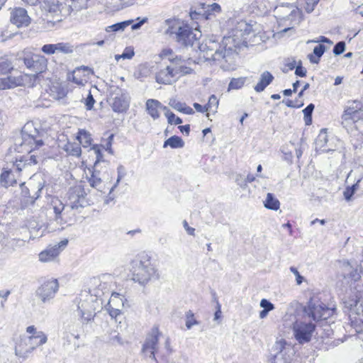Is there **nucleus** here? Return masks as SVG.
Returning <instances> with one entry per match:
<instances>
[{
	"mask_svg": "<svg viewBox=\"0 0 363 363\" xmlns=\"http://www.w3.org/2000/svg\"><path fill=\"white\" fill-rule=\"evenodd\" d=\"M251 27L245 21L238 23L235 29L231 31L230 35L225 36L222 45H219L215 42H210L207 50L204 51V57L206 60L230 62L234 55L237 54L236 50L243 44L247 43L246 35H249Z\"/></svg>",
	"mask_w": 363,
	"mask_h": 363,
	"instance_id": "1",
	"label": "nucleus"
},
{
	"mask_svg": "<svg viewBox=\"0 0 363 363\" xmlns=\"http://www.w3.org/2000/svg\"><path fill=\"white\" fill-rule=\"evenodd\" d=\"M86 191L82 184H76L70 187L67 193L69 205L65 206L58 198L52 197L50 206L52 207L55 216L54 221L60 226L58 229L62 230L64 225L73 220L75 216L72 211L79 208H84L89 205L86 198Z\"/></svg>",
	"mask_w": 363,
	"mask_h": 363,
	"instance_id": "2",
	"label": "nucleus"
},
{
	"mask_svg": "<svg viewBox=\"0 0 363 363\" xmlns=\"http://www.w3.org/2000/svg\"><path fill=\"white\" fill-rule=\"evenodd\" d=\"M130 264L132 280L141 286L160 279L157 269L152 263L150 256L145 252L138 255Z\"/></svg>",
	"mask_w": 363,
	"mask_h": 363,
	"instance_id": "3",
	"label": "nucleus"
},
{
	"mask_svg": "<svg viewBox=\"0 0 363 363\" xmlns=\"http://www.w3.org/2000/svg\"><path fill=\"white\" fill-rule=\"evenodd\" d=\"M88 0H40L41 9L53 16H68L87 7Z\"/></svg>",
	"mask_w": 363,
	"mask_h": 363,
	"instance_id": "4",
	"label": "nucleus"
},
{
	"mask_svg": "<svg viewBox=\"0 0 363 363\" xmlns=\"http://www.w3.org/2000/svg\"><path fill=\"white\" fill-rule=\"evenodd\" d=\"M293 347L285 340H277L272 347L269 363H291L294 355Z\"/></svg>",
	"mask_w": 363,
	"mask_h": 363,
	"instance_id": "5",
	"label": "nucleus"
},
{
	"mask_svg": "<svg viewBox=\"0 0 363 363\" xmlns=\"http://www.w3.org/2000/svg\"><path fill=\"white\" fill-rule=\"evenodd\" d=\"M39 342L40 340L37 337L27 336L26 335H20L15 340V355L23 359H27L34 350L44 344Z\"/></svg>",
	"mask_w": 363,
	"mask_h": 363,
	"instance_id": "6",
	"label": "nucleus"
},
{
	"mask_svg": "<svg viewBox=\"0 0 363 363\" xmlns=\"http://www.w3.org/2000/svg\"><path fill=\"white\" fill-rule=\"evenodd\" d=\"M303 311L315 321L326 320L333 313V309L327 307L317 297L310 298L307 305L304 307Z\"/></svg>",
	"mask_w": 363,
	"mask_h": 363,
	"instance_id": "7",
	"label": "nucleus"
},
{
	"mask_svg": "<svg viewBox=\"0 0 363 363\" xmlns=\"http://www.w3.org/2000/svg\"><path fill=\"white\" fill-rule=\"evenodd\" d=\"M363 119V104L358 101H354L351 105L345 108L341 116V124L347 130L352 128L354 123Z\"/></svg>",
	"mask_w": 363,
	"mask_h": 363,
	"instance_id": "8",
	"label": "nucleus"
},
{
	"mask_svg": "<svg viewBox=\"0 0 363 363\" xmlns=\"http://www.w3.org/2000/svg\"><path fill=\"white\" fill-rule=\"evenodd\" d=\"M109 91L111 95L110 104L112 110L116 113L125 112L130 106L128 91L115 85L110 86Z\"/></svg>",
	"mask_w": 363,
	"mask_h": 363,
	"instance_id": "9",
	"label": "nucleus"
},
{
	"mask_svg": "<svg viewBox=\"0 0 363 363\" xmlns=\"http://www.w3.org/2000/svg\"><path fill=\"white\" fill-rule=\"evenodd\" d=\"M18 60H23L26 67L33 72L31 75L34 77H36L38 74L45 72L47 69L48 60L42 55L23 52Z\"/></svg>",
	"mask_w": 363,
	"mask_h": 363,
	"instance_id": "10",
	"label": "nucleus"
},
{
	"mask_svg": "<svg viewBox=\"0 0 363 363\" xmlns=\"http://www.w3.org/2000/svg\"><path fill=\"white\" fill-rule=\"evenodd\" d=\"M315 325L311 323L296 320L293 323V335L299 344H305L311 341Z\"/></svg>",
	"mask_w": 363,
	"mask_h": 363,
	"instance_id": "11",
	"label": "nucleus"
},
{
	"mask_svg": "<svg viewBox=\"0 0 363 363\" xmlns=\"http://www.w3.org/2000/svg\"><path fill=\"white\" fill-rule=\"evenodd\" d=\"M97 298L92 295L86 294L84 299H80L78 303V311L83 323L91 320L96 314Z\"/></svg>",
	"mask_w": 363,
	"mask_h": 363,
	"instance_id": "12",
	"label": "nucleus"
},
{
	"mask_svg": "<svg viewBox=\"0 0 363 363\" xmlns=\"http://www.w3.org/2000/svg\"><path fill=\"white\" fill-rule=\"evenodd\" d=\"M169 28L167 30L166 33L169 34L170 35L172 34L175 35V38L177 41L182 45H191L194 40H196L198 38L196 34H195L191 28L187 26L184 25L183 26H179L178 28Z\"/></svg>",
	"mask_w": 363,
	"mask_h": 363,
	"instance_id": "13",
	"label": "nucleus"
},
{
	"mask_svg": "<svg viewBox=\"0 0 363 363\" xmlns=\"http://www.w3.org/2000/svg\"><path fill=\"white\" fill-rule=\"evenodd\" d=\"M58 289V281L57 279H50L45 281L38 289L36 294L43 303H45L54 298Z\"/></svg>",
	"mask_w": 363,
	"mask_h": 363,
	"instance_id": "14",
	"label": "nucleus"
},
{
	"mask_svg": "<svg viewBox=\"0 0 363 363\" xmlns=\"http://www.w3.org/2000/svg\"><path fill=\"white\" fill-rule=\"evenodd\" d=\"M178 79L177 76V69L174 68V65L170 62L169 65L161 68L155 76V80L158 84H172Z\"/></svg>",
	"mask_w": 363,
	"mask_h": 363,
	"instance_id": "15",
	"label": "nucleus"
},
{
	"mask_svg": "<svg viewBox=\"0 0 363 363\" xmlns=\"http://www.w3.org/2000/svg\"><path fill=\"white\" fill-rule=\"evenodd\" d=\"M118 183H90L91 186L96 189L104 195V203L108 205L110 202L113 201L116 192V189Z\"/></svg>",
	"mask_w": 363,
	"mask_h": 363,
	"instance_id": "16",
	"label": "nucleus"
},
{
	"mask_svg": "<svg viewBox=\"0 0 363 363\" xmlns=\"http://www.w3.org/2000/svg\"><path fill=\"white\" fill-rule=\"evenodd\" d=\"M22 142L20 144L21 150L18 151H26L30 153L35 149H38L44 144L41 139L35 138L33 135L28 134L25 130H22Z\"/></svg>",
	"mask_w": 363,
	"mask_h": 363,
	"instance_id": "17",
	"label": "nucleus"
},
{
	"mask_svg": "<svg viewBox=\"0 0 363 363\" xmlns=\"http://www.w3.org/2000/svg\"><path fill=\"white\" fill-rule=\"evenodd\" d=\"M46 55L55 53L71 54L74 51V45L69 43H58L56 44H45L41 48Z\"/></svg>",
	"mask_w": 363,
	"mask_h": 363,
	"instance_id": "18",
	"label": "nucleus"
},
{
	"mask_svg": "<svg viewBox=\"0 0 363 363\" xmlns=\"http://www.w3.org/2000/svg\"><path fill=\"white\" fill-rule=\"evenodd\" d=\"M11 22L18 27L27 26L30 23V17L27 11L23 8H16L11 12Z\"/></svg>",
	"mask_w": 363,
	"mask_h": 363,
	"instance_id": "19",
	"label": "nucleus"
},
{
	"mask_svg": "<svg viewBox=\"0 0 363 363\" xmlns=\"http://www.w3.org/2000/svg\"><path fill=\"white\" fill-rule=\"evenodd\" d=\"M328 142L329 139L327 134V129H322L315 140V149L322 152L334 151L335 149L332 145L328 144Z\"/></svg>",
	"mask_w": 363,
	"mask_h": 363,
	"instance_id": "20",
	"label": "nucleus"
},
{
	"mask_svg": "<svg viewBox=\"0 0 363 363\" xmlns=\"http://www.w3.org/2000/svg\"><path fill=\"white\" fill-rule=\"evenodd\" d=\"M160 332L157 328L152 330V333L147 337L145 344L143 346V352H146L148 350H157L158 342V335Z\"/></svg>",
	"mask_w": 363,
	"mask_h": 363,
	"instance_id": "21",
	"label": "nucleus"
},
{
	"mask_svg": "<svg viewBox=\"0 0 363 363\" xmlns=\"http://www.w3.org/2000/svg\"><path fill=\"white\" fill-rule=\"evenodd\" d=\"M58 249V247L55 248L53 245L48 247L38 255L39 260L42 262H48L55 260L59 255Z\"/></svg>",
	"mask_w": 363,
	"mask_h": 363,
	"instance_id": "22",
	"label": "nucleus"
},
{
	"mask_svg": "<svg viewBox=\"0 0 363 363\" xmlns=\"http://www.w3.org/2000/svg\"><path fill=\"white\" fill-rule=\"evenodd\" d=\"M23 84L21 76H8L0 79V89H6L14 88Z\"/></svg>",
	"mask_w": 363,
	"mask_h": 363,
	"instance_id": "23",
	"label": "nucleus"
},
{
	"mask_svg": "<svg viewBox=\"0 0 363 363\" xmlns=\"http://www.w3.org/2000/svg\"><path fill=\"white\" fill-rule=\"evenodd\" d=\"M274 80V76L268 71H264L260 75L258 83L255 86L254 89L256 92H262Z\"/></svg>",
	"mask_w": 363,
	"mask_h": 363,
	"instance_id": "24",
	"label": "nucleus"
},
{
	"mask_svg": "<svg viewBox=\"0 0 363 363\" xmlns=\"http://www.w3.org/2000/svg\"><path fill=\"white\" fill-rule=\"evenodd\" d=\"M169 60L172 65H174V68L177 69V76H178L179 74L186 75L193 72V69L191 68L182 65L185 60L181 57L176 56L172 59L169 58Z\"/></svg>",
	"mask_w": 363,
	"mask_h": 363,
	"instance_id": "25",
	"label": "nucleus"
},
{
	"mask_svg": "<svg viewBox=\"0 0 363 363\" xmlns=\"http://www.w3.org/2000/svg\"><path fill=\"white\" fill-rule=\"evenodd\" d=\"M146 110L148 114L154 119L160 118L159 110L162 107V104L156 99H148L146 101Z\"/></svg>",
	"mask_w": 363,
	"mask_h": 363,
	"instance_id": "26",
	"label": "nucleus"
},
{
	"mask_svg": "<svg viewBox=\"0 0 363 363\" xmlns=\"http://www.w3.org/2000/svg\"><path fill=\"white\" fill-rule=\"evenodd\" d=\"M25 184L26 183H21L20 184L22 193L25 197H28L30 199V203H33L35 200H36L39 197V193L41 191L43 186H41L40 184H39L38 186L35 188L38 189V190L32 194L30 191V189Z\"/></svg>",
	"mask_w": 363,
	"mask_h": 363,
	"instance_id": "27",
	"label": "nucleus"
},
{
	"mask_svg": "<svg viewBox=\"0 0 363 363\" xmlns=\"http://www.w3.org/2000/svg\"><path fill=\"white\" fill-rule=\"evenodd\" d=\"M263 204L267 209L272 211H277L280 208L279 201L272 193H267Z\"/></svg>",
	"mask_w": 363,
	"mask_h": 363,
	"instance_id": "28",
	"label": "nucleus"
},
{
	"mask_svg": "<svg viewBox=\"0 0 363 363\" xmlns=\"http://www.w3.org/2000/svg\"><path fill=\"white\" fill-rule=\"evenodd\" d=\"M118 301L121 302L122 301V300H121L118 296V294L116 296L113 294L106 308V311L112 318L116 319L118 315L121 314V310L113 307V306L116 305V302Z\"/></svg>",
	"mask_w": 363,
	"mask_h": 363,
	"instance_id": "29",
	"label": "nucleus"
},
{
	"mask_svg": "<svg viewBox=\"0 0 363 363\" xmlns=\"http://www.w3.org/2000/svg\"><path fill=\"white\" fill-rule=\"evenodd\" d=\"M342 274L344 278H351L354 281H357L360 277L357 270L354 269L348 262L343 263Z\"/></svg>",
	"mask_w": 363,
	"mask_h": 363,
	"instance_id": "30",
	"label": "nucleus"
},
{
	"mask_svg": "<svg viewBox=\"0 0 363 363\" xmlns=\"http://www.w3.org/2000/svg\"><path fill=\"white\" fill-rule=\"evenodd\" d=\"M62 149L67 155L79 157L82 154L81 147L79 143L67 142Z\"/></svg>",
	"mask_w": 363,
	"mask_h": 363,
	"instance_id": "31",
	"label": "nucleus"
},
{
	"mask_svg": "<svg viewBox=\"0 0 363 363\" xmlns=\"http://www.w3.org/2000/svg\"><path fill=\"white\" fill-rule=\"evenodd\" d=\"M326 48L325 45L320 44L313 48L312 54H309L308 57L311 63L318 64L320 61V58L324 54Z\"/></svg>",
	"mask_w": 363,
	"mask_h": 363,
	"instance_id": "32",
	"label": "nucleus"
},
{
	"mask_svg": "<svg viewBox=\"0 0 363 363\" xmlns=\"http://www.w3.org/2000/svg\"><path fill=\"white\" fill-rule=\"evenodd\" d=\"M167 146H169L173 149L182 148L184 146V142L180 137L173 135L164 141L163 147L165 148Z\"/></svg>",
	"mask_w": 363,
	"mask_h": 363,
	"instance_id": "33",
	"label": "nucleus"
},
{
	"mask_svg": "<svg viewBox=\"0 0 363 363\" xmlns=\"http://www.w3.org/2000/svg\"><path fill=\"white\" fill-rule=\"evenodd\" d=\"M26 333L28 334L27 336L35 337L40 340L39 343H46L48 340L47 335L43 331L37 330L34 325L27 327Z\"/></svg>",
	"mask_w": 363,
	"mask_h": 363,
	"instance_id": "34",
	"label": "nucleus"
},
{
	"mask_svg": "<svg viewBox=\"0 0 363 363\" xmlns=\"http://www.w3.org/2000/svg\"><path fill=\"white\" fill-rule=\"evenodd\" d=\"M79 140V145H82L84 147H88L91 145V137L89 133L84 130H80L77 137Z\"/></svg>",
	"mask_w": 363,
	"mask_h": 363,
	"instance_id": "35",
	"label": "nucleus"
},
{
	"mask_svg": "<svg viewBox=\"0 0 363 363\" xmlns=\"http://www.w3.org/2000/svg\"><path fill=\"white\" fill-rule=\"evenodd\" d=\"M133 22V20H128V21H122L120 23H117L113 25L107 26L105 28V30L107 33H111V32L116 33V32H119V31H123L125 30V28L126 27H128V26H130V24H132Z\"/></svg>",
	"mask_w": 363,
	"mask_h": 363,
	"instance_id": "36",
	"label": "nucleus"
},
{
	"mask_svg": "<svg viewBox=\"0 0 363 363\" xmlns=\"http://www.w3.org/2000/svg\"><path fill=\"white\" fill-rule=\"evenodd\" d=\"M350 311L352 313L350 316L355 313L358 318L354 317V318L357 320L363 322V306L360 301H356L354 306L351 307Z\"/></svg>",
	"mask_w": 363,
	"mask_h": 363,
	"instance_id": "37",
	"label": "nucleus"
},
{
	"mask_svg": "<svg viewBox=\"0 0 363 363\" xmlns=\"http://www.w3.org/2000/svg\"><path fill=\"white\" fill-rule=\"evenodd\" d=\"M318 1L319 0H299V4L307 13H310L314 10Z\"/></svg>",
	"mask_w": 363,
	"mask_h": 363,
	"instance_id": "38",
	"label": "nucleus"
},
{
	"mask_svg": "<svg viewBox=\"0 0 363 363\" xmlns=\"http://www.w3.org/2000/svg\"><path fill=\"white\" fill-rule=\"evenodd\" d=\"M246 77L233 78L228 84V89H239L242 88L245 82Z\"/></svg>",
	"mask_w": 363,
	"mask_h": 363,
	"instance_id": "39",
	"label": "nucleus"
},
{
	"mask_svg": "<svg viewBox=\"0 0 363 363\" xmlns=\"http://www.w3.org/2000/svg\"><path fill=\"white\" fill-rule=\"evenodd\" d=\"M359 183H354L351 186H347L343 191V196L345 199L347 201H350L352 200V196L357 191L359 187Z\"/></svg>",
	"mask_w": 363,
	"mask_h": 363,
	"instance_id": "40",
	"label": "nucleus"
},
{
	"mask_svg": "<svg viewBox=\"0 0 363 363\" xmlns=\"http://www.w3.org/2000/svg\"><path fill=\"white\" fill-rule=\"evenodd\" d=\"M13 69L12 63L6 60H0V75L6 74Z\"/></svg>",
	"mask_w": 363,
	"mask_h": 363,
	"instance_id": "41",
	"label": "nucleus"
},
{
	"mask_svg": "<svg viewBox=\"0 0 363 363\" xmlns=\"http://www.w3.org/2000/svg\"><path fill=\"white\" fill-rule=\"evenodd\" d=\"M219 101L217 97L212 94L209 99L206 107L208 108V111L216 112L218 107Z\"/></svg>",
	"mask_w": 363,
	"mask_h": 363,
	"instance_id": "42",
	"label": "nucleus"
},
{
	"mask_svg": "<svg viewBox=\"0 0 363 363\" xmlns=\"http://www.w3.org/2000/svg\"><path fill=\"white\" fill-rule=\"evenodd\" d=\"M213 16V13H198L196 11H191L190 12V17L192 20H199L200 21H205L207 19H211Z\"/></svg>",
	"mask_w": 363,
	"mask_h": 363,
	"instance_id": "43",
	"label": "nucleus"
},
{
	"mask_svg": "<svg viewBox=\"0 0 363 363\" xmlns=\"http://www.w3.org/2000/svg\"><path fill=\"white\" fill-rule=\"evenodd\" d=\"M199 322L194 318V313L191 311H188L186 313V327L187 329H191L193 325H198Z\"/></svg>",
	"mask_w": 363,
	"mask_h": 363,
	"instance_id": "44",
	"label": "nucleus"
},
{
	"mask_svg": "<svg viewBox=\"0 0 363 363\" xmlns=\"http://www.w3.org/2000/svg\"><path fill=\"white\" fill-rule=\"evenodd\" d=\"M345 50V43L344 41L338 42L333 48V53L335 55H340Z\"/></svg>",
	"mask_w": 363,
	"mask_h": 363,
	"instance_id": "45",
	"label": "nucleus"
},
{
	"mask_svg": "<svg viewBox=\"0 0 363 363\" xmlns=\"http://www.w3.org/2000/svg\"><path fill=\"white\" fill-rule=\"evenodd\" d=\"M185 103L178 101L175 99H171L169 101V105L177 111L182 112Z\"/></svg>",
	"mask_w": 363,
	"mask_h": 363,
	"instance_id": "46",
	"label": "nucleus"
},
{
	"mask_svg": "<svg viewBox=\"0 0 363 363\" xmlns=\"http://www.w3.org/2000/svg\"><path fill=\"white\" fill-rule=\"evenodd\" d=\"M168 116L167 117L168 123L170 124L179 125L182 123V120L179 117L175 116L174 113H167Z\"/></svg>",
	"mask_w": 363,
	"mask_h": 363,
	"instance_id": "47",
	"label": "nucleus"
},
{
	"mask_svg": "<svg viewBox=\"0 0 363 363\" xmlns=\"http://www.w3.org/2000/svg\"><path fill=\"white\" fill-rule=\"evenodd\" d=\"M259 305L260 307H262L264 310H266L268 312L274 309V304L265 298L261 300Z\"/></svg>",
	"mask_w": 363,
	"mask_h": 363,
	"instance_id": "48",
	"label": "nucleus"
},
{
	"mask_svg": "<svg viewBox=\"0 0 363 363\" xmlns=\"http://www.w3.org/2000/svg\"><path fill=\"white\" fill-rule=\"evenodd\" d=\"M290 271L295 275L296 284L301 285L303 281V277H302L298 272V269L294 267H290Z\"/></svg>",
	"mask_w": 363,
	"mask_h": 363,
	"instance_id": "49",
	"label": "nucleus"
},
{
	"mask_svg": "<svg viewBox=\"0 0 363 363\" xmlns=\"http://www.w3.org/2000/svg\"><path fill=\"white\" fill-rule=\"evenodd\" d=\"M113 137H114V135L113 134H111L108 137V138L106 140L105 144L104 145V149L108 151V152H110V153H113V151H112V149H111V145H112V142H113Z\"/></svg>",
	"mask_w": 363,
	"mask_h": 363,
	"instance_id": "50",
	"label": "nucleus"
},
{
	"mask_svg": "<svg viewBox=\"0 0 363 363\" xmlns=\"http://www.w3.org/2000/svg\"><path fill=\"white\" fill-rule=\"evenodd\" d=\"M134 55V52L132 50H125L121 55H116V59L123 58V59H131Z\"/></svg>",
	"mask_w": 363,
	"mask_h": 363,
	"instance_id": "51",
	"label": "nucleus"
},
{
	"mask_svg": "<svg viewBox=\"0 0 363 363\" xmlns=\"http://www.w3.org/2000/svg\"><path fill=\"white\" fill-rule=\"evenodd\" d=\"M94 103H95V100H94L93 96L89 93L87 98L86 99V101H85V105H86V109L91 110L94 106Z\"/></svg>",
	"mask_w": 363,
	"mask_h": 363,
	"instance_id": "52",
	"label": "nucleus"
},
{
	"mask_svg": "<svg viewBox=\"0 0 363 363\" xmlns=\"http://www.w3.org/2000/svg\"><path fill=\"white\" fill-rule=\"evenodd\" d=\"M125 174H126L125 168L123 166L120 165L118 167V178H117L116 182H120L121 180L123 179Z\"/></svg>",
	"mask_w": 363,
	"mask_h": 363,
	"instance_id": "53",
	"label": "nucleus"
},
{
	"mask_svg": "<svg viewBox=\"0 0 363 363\" xmlns=\"http://www.w3.org/2000/svg\"><path fill=\"white\" fill-rule=\"evenodd\" d=\"M315 106L313 104H308L303 110L304 117H309L312 116V113L314 110Z\"/></svg>",
	"mask_w": 363,
	"mask_h": 363,
	"instance_id": "54",
	"label": "nucleus"
},
{
	"mask_svg": "<svg viewBox=\"0 0 363 363\" xmlns=\"http://www.w3.org/2000/svg\"><path fill=\"white\" fill-rule=\"evenodd\" d=\"M295 74L298 77H303L306 75V69L300 64L296 66Z\"/></svg>",
	"mask_w": 363,
	"mask_h": 363,
	"instance_id": "55",
	"label": "nucleus"
},
{
	"mask_svg": "<svg viewBox=\"0 0 363 363\" xmlns=\"http://www.w3.org/2000/svg\"><path fill=\"white\" fill-rule=\"evenodd\" d=\"M208 11H207L208 13H209L211 12L218 13L221 10L220 6L216 3H214L211 5H208Z\"/></svg>",
	"mask_w": 363,
	"mask_h": 363,
	"instance_id": "56",
	"label": "nucleus"
},
{
	"mask_svg": "<svg viewBox=\"0 0 363 363\" xmlns=\"http://www.w3.org/2000/svg\"><path fill=\"white\" fill-rule=\"evenodd\" d=\"M283 103H284L288 107H291V108H299L301 106H303V103L298 104H296L294 101L290 100V99L284 100Z\"/></svg>",
	"mask_w": 363,
	"mask_h": 363,
	"instance_id": "57",
	"label": "nucleus"
},
{
	"mask_svg": "<svg viewBox=\"0 0 363 363\" xmlns=\"http://www.w3.org/2000/svg\"><path fill=\"white\" fill-rule=\"evenodd\" d=\"M109 342L111 344H113V345L116 344V343H118L119 345H122L123 344L121 337L119 336L118 334H116V335H115L113 336L110 337Z\"/></svg>",
	"mask_w": 363,
	"mask_h": 363,
	"instance_id": "58",
	"label": "nucleus"
},
{
	"mask_svg": "<svg viewBox=\"0 0 363 363\" xmlns=\"http://www.w3.org/2000/svg\"><path fill=\"white\" fill-rule=\"evenodd\" d=\"M27 164H28V163L26 160H20L16 161L15 167H16V170H18L19 172V171H21V169L23 168H24L26 167V165H27Z\"/></svg>",
	"mask_w": 363,
	"mask_h": 363,
	"instance_id": "59",
	"label": "nucleus"
},
{
	"mask_svg": "<svg viewBox=\"0 0 363 363\" xmlns=\"http://www.w3.org/2000/svg\"><path fill=\"white\" fill-rule=\"evenodd\" d=\"M68 244V240L67 239H65L62 241H60V242H58L57 244H55L53 245V247L55 248L57 247H59V254L62 252V250Z\"/></svg>",
	"mask_w": 363,
	"mask_h": 363,
	"instance_id": "60",
	"label": "nucleus"
},
{
	"mask_svg": "<svg viewBox=\"0 0 363 363\" xmlns=\"http://www.w3.org/2000/svg\"><path fill=\"white\" fill-rule=\"evenodd\" d=\"M68 244V240L67 239H65L62 241H60V242H58L57 244H55L53 245V247L55 248L57 247H59V254L62 252V250Z\"/></svg>",
	"mask_w": 363,
	"mask_h": 363,
	"instance_id": "61",
	"label": "nucleus"
},
{
	"mask_svg": "<svg viewBox=\"0 0 363 363\" xmlns=\"http://www.w3.org/2000/svg\"><path fill=\"white\" fill-rule=\"evenodd\" d=\"M139 75L138 78L140 77H146L149 74V69L147 67L144 65H141L139 67Z\"/></svg>",
	"mask_w": 363,
	"mask_h": 363,
	"instance_id": "62",
	"label": "nucleus"
},
{
	"mask_svg": "<svg viewBox=\"0 0 363 363\" xmlns=\"http://www.w3.org/2000/svg\"><path fill=\"white\" fill-rule=\"evenodd\" d=\"M147 21V18H143L142 20H140L139 22L136 23H132L131 28L132 30H138L145 23H146Z\"/></svg>",
	"mask_w": 363,
	"mask_h": 363,
	"instance_id": "63",
	"label": "nucleus"
},
{
	"mask_svg": "<svg viewBox=\"0 0 363 363\" xmlns=\"http://www.w3.org/2000/svg\"><path fill=\"white\" fill-rule=\"evenodd\" d=\"M194 108L196 110V111L199 113H205L208 112V108L206 107V106H202L201 104L198 103H194L193 104Z\"/></svg>",
	"mask_w": 363,
	"mask_h": 363,
	"instance_id": "64",
	"label": "nucleus"
}]
</instances>
